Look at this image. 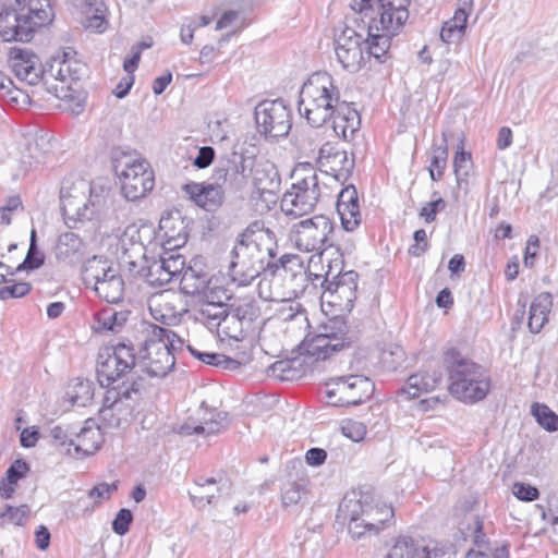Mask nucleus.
<instances>
[{
  "mask_svg": "<svg viewBox=\"0 0 558 558\" xmlns=\"http://www.w3.org/2000/svg\"><path fill=\"white\" fill-rule=\"evenodd\" d=\"M411 0H353L350 4L352 16L349 22L366 31L371 39L368 53L383 62L391 39L397 36L409 20Z\"/></svg>",
  "mask_w": 558,
  "mask_h": 558,
  "instance_id": "f257e3e1",
  "label": "nucleus"
},
{
  "mask_svg": "<svg viewBox=\"0 0 558 558\" xmlns=\"http://www.w3.org/2000/svg\"><path fill=\"white\" fill-rule=\"evenodd\" d=\"M392 517V508L376 502L371 489H353L347 493L336 515L339 523L348 525L349 534L356 541L377 535Z\"/></svg>",
  "mask_w": 558,
  "mask_h": 558,
  "instance_id": "f03ea898",
  "label": "nucleus"
},
{
  "mask_svg": "<svg viewBox=\"0 0 558 558\" xmlns=\"http://www.w3.org/2000/svg\"><path fill=\"white\" fill-rule=\"evenodd\" d=\"M52 20L49 0H9L0 11V38L28 43L37 28Z\"/></svg>",
  "mask_w": 558,
  "mask_h": 558,
  "instance_id": "7ed1b4c3",
  "label": "nucleus"
},
{
  "mask_svg": "<svg viewBox=\"0 0 558 558\" xmlns=\"http://www.w3.org/2000/svg\"><path fill=\"white\" fill-rule=\"evenodd\" d=\"M341 101L333 77L327 72L318 71L303 83L298 109L301 117L305 118L312 126L319 128L329 122Z\"/></svg>",
  "mask_w": 558,
  "mask_h": 558,
  "instance_id": "20e7f679",
  "label": "nucleus"
},
{
  "mask_svg": "<svg viewBox=\"0 0 558 558\" xmlns=\"http://www.w3.org/2000/svg\"><path fill=\"white\" fill-rule=\"evenodd\" d=\"M294 180L291 189L283 194L280 203L281 210L292 217H302L312 213L327 190L324 179L333 181L327 172L317 173L308 162L299 163L293 172Z\"/></svg>",
  "mask_w": 558,
  "mask_h": 558,
  "instance_id": "39448f33",
  "label": "nucleus"
},
{
  "mask_svg": "<svg viewBox=\"0 0 558 558\" xmlns=\"http://www.w3.org/2000/svg\"><path fill=\"white\" fill-rule=\"evenodd\" d=\"M445 365L449 377V391L464 402L483 400L489 389L490 381L485 369L456 349L445 354Z\"/></svg>",
  "mask_w": 558,
  "mask_h": 558,
  "instance_id": "423d86ee",
  "label": "nucleus"
},
{
  "mask_svg": "<svg viewBox=\"0 0 558 558\" xmlns=\"http://www.w3.org/2000/svg\"><path fill=\"white\" fill-rule=\"evenodd\" d=\"M108 203V196L96 193L84 179L65 178L61 183L60 204L65 223L73 228L80 221L98 217Z\"/></svg>",
  "mask_w": 558,
  "mask_h": 558,
  "instance_id": "0eeeda50",
  "label": "nucleus"
},
{
  "mask_svg": "<svg viewBox=\"0 0 558 558\" xmlns=\"http://www.w3.org/2000/svg\"><path fill=\"white\" fill-rule=\"evenodd\" d=\"M268 275L271 276L269 293H264L262 280L258 284L259 296L264 300H292L305 287V271L300 257L294 254H283L275 263L267 264Z\"/></svg>",
  "mask_w": 558,
  "mask_h": 558,
  "instance_id": "6e6552de",
  "label": "nucleus"
},
{
  "mask_svg": "<svg viewBox=\"0 0 558 558\" xmlns=\"http://www.w3.org/2000/svg\"><path fill=\"white\" fill-rule=\"evenodd\" d=\"M113 170L120 179L122 193L129 201L145 197L154 189V171L146 160L135 155L116 150Z\"/></svg>",
  "mask_w": 558,
  "mask_h": 558,
  "instance_id": "1a4fd4ad",
  "label": "nucleus"
},
{
  "mask_svg": "<svg viewBox=\"0 0 558 558\" xmlns=\"http://www.w3.org/2000/svg\"><path fill=\"white\" fill-rule=\"evenodd\" d=\"M364 327L332 319L322 327V331L304 343L308 355L316 360H326L333 352L342 350L356 342L364 332Z\"/></svg>",
  "mask_w": 558,
  "mask_h": 558,
  "instance_id": "9d476101",
  "label": "nucleus"
},
{
  "mask_svg": "<svg viewBox=\"0 0 558 558\" xmlns=\"http://www.w3.org/2000/svg\"><path fill=\"white\" fill-rule=\"evenodd\" d=\"M345 17L344 27L335 34L333 48L338 62L343 69L350 72H357L365 63L366 59H371L374 54L368 53L371 39L366 31H362L353 22H349Z\"/></svg>",
  "mask_w": 558,
  "mask_h": 558,
  "instance_id": "9b49d317",
  "label": "nucleus"
},
{
  "mask_svg": "<svg viewBox=\"0 0 558 558\" xmlns=\"http://www.w3.org/2000/svg\"><path fill=\"white\" fill-rule=\"evenodd\" d=\"M262 308L256 300L244 299L238 305L231 306L230 311L222 318L216 332L221 342L236 343L244 342L248 333L254 329V324L260 320Z\"/></svg>",
  "mask_w": 558,
  "mask_h": 558,
  "instance_id": "f8f14e48",
  "label": "nucleus"
},
{
  "mask_svg": "<svg viewBox=\"0 0 558 558\" xmlns=\"http://www.w3.org/2000/svg\"><path fill=\"white\" fill-rule=\"evenodd\" d=\"M374 383L364 375L350 374L326 383L327 403L333 407L357 405L371 398Z\"/></svg>",
  "mask_w": 558,
  "mask_h": 558,
  "instance_id": "ddd939ff",
  "label": "nucleus"
},
{
  "mask_svg": "<svg viewBox=\"0 0 558 558\" xmlns=\"http://www.w3.org/2000/svg\"><path fill=\"white\" fill-rule=\"evenodd\" d=\"M141 391L137 383L132 381L130 386L113 387L107 390L102 405L98 411V416L102 429L118 428L123 423L128 422L133 408L130 404V400L140 398Z\"/></svg>",
  "mask_w": 558,
  "mask_h": 558,
  "instance_id": "4468645a",
  "label": "nucleus"
},
{
  "mask_svg": "<svg viewBox=\"0 0 558 558\" xmlns=\"http://www.w3.org/2000/svg\"><path fill=\"white\" fill-rule=\"evenodd\" d=\"M136 365V354L132 343L119 342L100 350L97 360V378L101 386H110L125 376Z\"/></svg>",
  "mask_w": 558,
  "mask_h": 558,
  "instance_id": "2eb2a0df",
  "label": "nucleus"
},
{
  "mask_svg": "<svg viewBox=\"0 0 558 558\" xmlns=\"http://www.w3.org/2000/svg\"><path fill=\"white\" fill-rule=\"evenodd\" d=\"M332 232V221L325 215H316L294 223L290 230V240L300 251L323 252L331 245Z\"/></svg>",
  "mask_w": 558,
  "mask_h": 558,
  "instance_id": "dca6fc26",
  "label": "nucleus"
},
{
  "mask_svg": "<svg viewBox=\"0 0 558 558\" xmlns=\"http://www.w3.org/2000/svg\"><path fill=\"white\" fill-rule=\"evenodd\" d=\"M254 153L250 150H233L220 157L214 171V178L228 190L238 192L243 190L250 181Z\"/></svg>",
  "mask_w": 558,
  "mask_h": 558,
  "instance_id": "f3484780",
  "label": "nucleus"
},
{
  "mask_svg": "<svg viewBox=\"0 0 558 558\" xmlns=\"http://www.w3.org/2000/svg\"><path fill=\"white\" fill-rule=\"evenodd\" d=\"M258 132L267 138L287 136L291 129V112L282 99L262 101L255 108Z\"/></svg>",
  "mask_w": 558,
  "mask_h": 558,
  "instance_id": "a211bd4d",
  "label": "nucleus"
},
{
  "mask_svg": "<svg viewBox=\"0 0 558 558\" xmlns=\"http://www.w3.org/2000/svg\"><path fill=\"white\" fill-rule=\"evenodd\" d=\"M142 371L150 377H165L174 366L175 356L160 337H154L150 326L148 338L136 356Z\"/></svg>",
  "mask_w": 558,
  "mask_h": 558,
  "instance_id": "6ab92c4d",
  "label": "nucleus"
},
{
  "mask_svg": "<svg viewBox=\"0 0 558 558\" xmlns=\"http://www.w3.org/2000/svg\"><path fill=\"white\" fill-rule=\"evenodd\" d=\"M229 425L227 413L209 410L202 402L198 411L191 415L178 429L182 436L201 435L208 437L223 430Z\"/></svg>",
  "mask_w": 558,
  "mask_h": 558,
  "instance_id": "aec40b11",
  "label": "nucleus"
},
{
  "mask_svg": "<svg viewBox=\"0 0 558 558\" xmlns=\"http://www.w3.org/2000/svg\"><path fill=\"white\" fill-rule=\"evenodd\" d=\"M74 54L75 52L69 48L52 56L43 66V80H58L63 83L80 80L84 64L75 60Z\"/></svg>",
  "mask_w": 558,
  "mask_h": 558,
  "instance_id": "412c9836",
  "label": "nucleus"
},
{
  "mask_svg": "<svg viewBox=\"0 0 558 558\" xmlns=\"http://www.w3.org/2000/svg\"><path fill=\"white\" fill-rule=\"evenodd\" d=\"M359 275L354 270L335 275L330 278V271L325 276L322 287L325 293L335 295V301H339V305L344 310L351 311L353 302L356 299Z\"/></svg>",
  "mask_w": 558,
  "mask_h": 558,
  "instance_id": "4be33fe9",
  "label": "nucleus"
},
{
  "mask_svg": "<svg viewBox=\"0 0 558 558\" xmlns=\"http://www.w3.org/2000/svg\"><path fill=\"white\" fill-rule=\"evenodd\" d=\"M268 267L258 264L256 258H252L245 252H240L235 247L231 251V260L229 265V276L238 286L251 284L260 274L267 276Z\"/></svg>",
  "mask_w": 558,
  "mask_h": 558,
  "instance_id": "5701e85b",
  "label": "nucleus"
},
{
  "mask_svg": "<svg viewBox=\"0 0 558 558\" xmlns=\"http://www.w3.org/2000/svg\"><path fill=\"white\" fill-rule=\"evenodd\" d=\"M104 442V429L95 420L88 418L80 432L75 430L74 438H70V446H73L74 457H86L94 454Z\"/></svg>",
  "mask_w": 558,
  "mask_h": 558,
  "instance_id": "b1692460",
  "label": "nucleus"
},
{
  "mask_svg": "<svg viewBox=\"0 0 558 558\" xmlns=\"http://www.w3.org/2000/svg\"><path fill=\"white\" fill-rule=\"evenodd\" d=\"M12 69L17 78L35 85L43 78V66L39 58L28 49L12 48L10 50Z\"/></svg>",
  "mask_w": 558,
  "mask_h": 558,
  "instance_id": "393cba45",
  "label": "nucleus"
},
{
  "mask_svg": "<svg viewBox=\"0 0 558 558\" xmlns=\"http://www.w3.org/2000/svg\"><path fill=\"white\" fill-rule=\"evenodd\" d=\"M250 180L262 194H275L281 183L277 167L264 157L254 154Z\"/></svg>",
  "mask_w": 558,
  "mask_h": 558,
  "instance_id": "a878e982",
  "label": "nucleus"
},
{
  "mask_svg": "<svg viewBox=\"0 0 558 558\" xmlns=\"http://www.w3.org/2000/svg\"><path fill=\"white\" fill-rule=\"evenodd\" d=\"M241 235L245 238V241L254 244L268 260L274 262L278 251L277 236L263 221L251 222Z\"/></svg>",
  "mask_w": 558,
  "mask_h": 558,
  "instance_id": "bb28decb",
  "label": "nucleus"
},
{
  "mask_svg": "<svg viewBox=\"0 0 558 558\" xmlns=\"http://www.w3.org/2000/svg\"><path fill=\"white\" fill-rule=\"evenodd\" d=\"M182 190L190 199L207 211L215 210L223 199L222 184L217 181L215 184L191 182L184 184Z\"/></svg>",
  "mask_w": 558,
  "mask_h": 558,
  "instance_id": "cd10ccee",
  "label": "nucleus"
},
{
  "mask_svg": "<svg viewBox=\"0 0 558 558\" xmlns=\"http://www.w3.org/2000/svg\"><path fill=\"white\" fill-rule=\"evenodd\" d=\"M329 121H331L333 132L344 141L352 140L361 125L359 112L345 100L336 107Z\"/></svg>",
  "mask_w": 558,
  "mask_h": 558,
  "instance_id": "c85d7f7f",
  "label": "nucleus"
},
{
  "mask_svg": "<svg viewBox=\"0 0 558 558\" xmlns=\"http://www.w3.org/2000/svg\"><path fill=\"white\" fill-rule=\"evenodd\" d=\"M310 494V478L303 473L296 472L294 476L286 480L280 487L281 505L284 509L303 507Z\"/></svg>",
  "mask_w": 558,
  "mask_h": 558,
  "instance_id": "c756f323",
  "label": "nucleus"
},
{
  "mask_svg": "<svg viewBox=\"0 0 558 558\" xmlns=\"http://www.w3.org/2000/svg\"><path fill=\"white\" fill-rule=\"evenodd\" d=\"M337 211L344 230L353 231L361 223L359 198L354 186H347L341 190L337 201Z\"/></svg>",
  "mask_w": 558,
  "mask_h": 558,
  "instance_id": "7c9ffc66",
  "label": "nucleus"
},
{
  "mask_svg": "<svg viewBox=\"0 0 558 558\" xmlns=\"http://www.w3.org/2000/svg\"><path fill=\"white\" fill-rule=\"evenodd\" d=\"M154 230L147 223H131L129 225L120 236V247L126 257H131L130 251L141 255L145 258L144 247L145 242H150Z\"/></svg>",
  "mask_w": 558,
  "mask_h": 558,
  "instance_id": "2f4dec72",
  "label": "nucleus"
},
{
  "mask_svg": "<svg viewBox=\"0 0 558 558\" xmlns=\"http://www.w3.org/2000/svg\"><path fill=\"white\" fill-rule=\"evenodd\" d=\"M440 374L436 372L432 374L427 372L413 374L408 378L407 385L400 389L398 397L404 400L417 398L422 393L434 390L440 383Z\"/></svg>",
  "mask_w": 558,
  "mask_h": 558,
  "instance_id": "473e14b6",
  "label": "nucleus"
},
{
  "mask_svg": "<svg viewBox=\"0 0 558 558\" xmlns=\"http://www.w3.org/2000/svg\"><path fill=\"white\" fill-rule=\"evenodd\" d=\"M84 244L74 232H65L59 235L54 246V256L58 260L73 264L83 257Z\"/></svg>",
  "mask_w": 558,
  "mask_h": 558,
  "instance_id": "72a5a7b5",
  "label": "nucleus"
},
{
  "mask_svg": "<svg viewBox=\"0 0 558 558\" xmlns=\"http://www.w3.org/2000/svg\"><path fill=\"white\" fill-rule=\"evenodd\" d=\"M553 305L551 294L542 292L534 298L530 306L527 326L532 333H538L548 320Z\"/></svg>",
  "mask_w": 558,
  "mask_h": 558,
  "instance_id": "f704fd0d",
  "label": "nucleus"
},
{
  "mask_svg": "<svg viewBox=\"0 0 558 558\" xmlns=\"http://www.w3.org/2000/svg\"><path fill=\"white\" fill-rule=\"evenodd\" d=\"M220 492L221 485L214 477H199L195 481L190 497L194 506L202 508L206 505H213L215 499L220 496Z\"/></svg>",
  "mask_w": 558,
  "mask_h": 558,
  "instance_id": "c9c22d12",
  "label": "nucleus"
},
{
  "mask_svg": "<svg viewBox=\"0 0 558 558\" xmlns=\"http://www.w3.org/2000/svg\"><path fill=\"white\" fill-rule=\"evenodd\" d=\"M114 271L116 269L109 265L107 259L94 256L84 264L82 279L87 288L94 289L108 278L109 274H113Z\"/></svg>",
  "mask_w": 558,
  "mask_h": 558,
  "instance_id": "e433bc0d",
  "label": "nucleus"
},
{
  "mask_svg": "<svg viewBox=\"0 0 558 558\" xmlns=\"http://www.w3.org/2000/svg\"><path fill=\"white\" fill-rule=\"evenodd\" d=\"M75 5L84 4L86 21L85 27L95 32H104L107 26L105 0H71Z\"/></svg>",
  "mask_w": 558,
  "mask_h": 558,
  "instance_id": "4c0bfd02",
  "label": "nucleus"
},
{
  "mask_svg": "<svg viewBox=\"0 0 558 558\" xmlns=\"http://www.w3.org/2000/svg\"><path fill=\"white\" fill-rule=\"evenodd\" d=\"M50 151L51 144L49 138L45 135H35L27 140L22 153V161L29 167L43 163Z\"/></svg>",
  "mask_w": 558,
  "mask_h": 558,
  "instance_id": "58836bf2",
  "label": "nucleus"
},
{
  "mask_svg": "<svg viewBox=\"0 0 558 558\" xmlns=\"http://www.w3.org/2000/svg\"><path fill=\"white\" fill-rule=\"evenodd\" d=\"M160 229L165 231L168 244L173 247H180L187 241L186 226L180 213H177L175 216L161 217Z\"/></svg>",
  "mask_w": 558,
  "mask_h": 558,
  "instance_id": "ea45409f",
  "label": "nucleus"
},
{
  "mask_svg": "<svg viewBox=\"0 0 558 558\" xmlns=\"http://www.w3.org/2000/svg\"><path fill=\"white\" fill-rule=\"evenodd\" d=\"M96 294L108 303L117 304L123 300L124 280L116 270L93 289Z\"/></svg>",
  "mask_w": 558,
  "mask_h": 558,
  "instance_id": "a19ab883",
  "label": "nucleus"
},
{
  "mask_svg": "<svg viewBox=\"0 0 558 558\" xmlns=\"http://www.w3.org/2000/svg\"><path fill=\"white\" fill-rule=\"evenodd\" d=\"M230 308L228 304L198 303L197 308L194 311L195 319L205 325L209 330H215L216 327L220 326L222 318Z\"/></svg>",
  "mask_w": 558,
  "mask_h": 558,
  "instance_id": "79ce46f5",
  "label": "nucleus"
},
{
  "mask_svg": "<svg viewBox=\"0 0 558 558\" xmlns=\"http://www.w3.org/2000/svg\"><path fill=\"white\" fill-rule=\"evenodd\" d=\"M93 383L88 379L75 378L66 387L64 400L71 405L86 407L93 399Z\"/></svg>",
  "mask_w": 558,
  "mask_h": 558,
  "instance_id": "37998d69",
  "label": "nucleus"
},
{
  "mask_svg": "<svg viewBox=\"0 0 558 558\" xmlns=\"http://www.w3.org/2000/svg\"><path fill=\"white\" fill-rule=\"evenodd\" d=\"M130 312L116 311L112 307H106L96 315V331H119L125 324Z\"/></svg>",
  "mask_w": 558,
  "mask_h": 558,
  "instance_id": "c03bdc74",
  "label": "nucleus"
},
{
  "mask_svg": "<svg viewBox=\"0 0 558 558\" xmlns=\"http://www.w3.org/2000/svg\"><path fill=\"white\" fill-rule=\"evenodd\" d=\"M145 265H143L136 272L140 277L144 278L150 286H163L171 281V275L167 271L160 257L148 262L145 257Z\"/></svg>",
  "mask_w": 558,
  "mask_h": 558,
  "instance_id": "a18cd8bd",
  "label": "nucleus"
},
{
  "mask_svg": "<svg viewBox=\"0 0 558 558\" xmlns=\"http://www.w3.org/2000/svg\"><path fill=\"white\" fill-rule=\"evenodd\" d=\"M448 160V134L442 132V141L439 145H434L429 167V177L433 181H439L447 167Z\"/></svg>",
  "mask_w": 558,
  "mask_h": 558,
  "instance_id": "49530a36",
  "label": "nucleus"
},
{
  "mask_svg": "<svg viewBox=\"0 0 558 558\" xmlns=\"http://www.w3.org/2000/svg\"><path fill=\"white\" fill-rule=\"evenodd\" d=\"M420 555V542L411 536H399L385 558H414Z\"/></svg>",
  "mask_w": 558,
  "mask_h": 558,
  "instance_id": "de8ad7c7",
  "label": "nucleus"
},
{
  "mask_svg": "<svg viewBox=\"0 0 558 558\" xmlns=\"http://www.w3.org/2000/svg\"><path fill=\"white\" fill-rule=\"evenodd\" d=\"M383 365L390 371L405 366L407 356L403 348L397 343H390L380 353Z\"/></svg>",
  "mask_w": 558,
  "mask_h": 558,
  "instance_id": "09e8293b",
  "label": "nucleus"
},
{
  "mask_svg": "<svg viewBox=\"0 0 558 558\" xmlns=\"http://www.w3.org/2000/svg\"><path fill=\"white\" fill-rule=\"evenodd\" d=\"M531 413L536 422L547 432L558 430V415L551 411L546 404L533 403Z\"/></svg>",
  "mask_w": 558,
  "mask_h": 558,
  "instance_id": "8fccbe9b",
  "label": "nucleus"
},
{
  "mask_svg": "<svg viewBox=\"0 0 558 558\" xmlns=\"http://www.w3.org/2000/svg\"><path fill=\"white\" fill-rule=\"evenodd\" d=\"M453 169L457 179V183L460 185L462 182H468L472 169L471 154L464 151L461 147L460 151H457L453 158Z\"/></svg>",
  "mask_w": 558,
  "mask_h": 558,
  "instance_id": "3c124183",
  "label": "nucleus"
},
{
  "mask_svg": "<svg viewBox=\"0 0 558 558\" xmlns=\"http://www.w3.org/2000/svg\"><path fill=\"white\" fill-rule=\"evenodd\" d=\"M151 327L154 328V337H160L161 340H163V343L167 344L169 351H172L173 356L178 351L183 349L184 340L180 338L174 331L158 325H151Z\"/></svg>",
  "mask_w": 558,
  "mask_h": 558,
  "instance_id": "603ef678",
  "label": "nucleus"
},
{
  "mask_svg": "<svg viewBox=\"0 0 558 558\" xmlns=\"http://www.w3.org/2000/svg\"><path fill=\"white\" fill-rule=\"evenodd\" d=\"M171 279L181 274L185 268V257L170 248L159 256Z\"/></svg>",
  "mask_w": 558,
  "mask_h": 558,
  "instance_id": "864d4df0",
  "label": "nucleus"
},
{
  "mask_svg": "<svg viewBox=\"0 0 558 558\" xmlns=\"http://www.w3.org/2000/svg\"><path fill=\"white\" fill-rule=\"evenodd\" d=\"M0 100L17 109L24 108L31 104L29 95L15 85H13L12 88L7 94H4Z\"/></svg>",
  "mask_w": 558,
  "mask_h": 558,
  "instance_id": "5fc2aeb1",
  "label": "nucleus"
},
{
  "mask_svg": "<svg viewBox=\"0 0 558 558\" xmlns=\"http://www.w3.org/2000/svg\"><path fill=\"white\" fill-rule=\"evenodd\" d=\"M45 262V255L39 251L37 243H29L28 252L24 262L17 266L16 271L22 269H37Z\"/></svg>",
  "mask_w": 558,
  "mask_h": 558,
  "instance_id": "6e6d98bb",
  "label": "nucleus"
},
{
  "mask_svg": "<svg viewBox=\"0 0 558 558\" xmlns=\"http://www.w3.org/2000/svg\"><path fill=\"white\" fill-rule=\"evenodd\" d=\"M75 428L74 427H68L63 428L60 425H57L50 429V435L52 439L54 440L56 445L58 446H65L68 445L66 452L71 456H73L71 451L70 446V438H74Z\"/></svg>",
  "mask_w": 558,
  "mask_h": 558,
  "instance_id": "4d7b16f0",
  "label": "nucleus"
},
{
  "mask_svg": "<svg viewBox=\"0 0 558 558\" xmlns=\"http://www.w3.org/2000/svg\"><path fill=\"white\" fill-rule=\"evenodd\" d=\"M446 208V202L438 197L429 203H426L420 210L418 216L424 219L426 223H430L436 220V216L439 211Z\"/></svg>",
  "mask_w": 558,
  "mask_h": 558,
  "instance_id": "13d9d810",
  "label": "nucleus"
},
{
  "mask_svg": "<svg viewBox=\"0 0 558 558\" xmlns=\"http://www.w3.org/2000/svg\"><path fill=\"white\" fill-rule=\"evenodd\" d=\"M133 521V514L129 509H120L114 520L112 521V530L118 535H124L130 529Z\"/></svg>",
  "mask_w": 558,
  "mask_h": 558,
  "instance_id": "bf43d9fd",
  "label": "nucleus"
},
{
  "mask_svg": "<svg viewBox=\"0 0 558 558\" xmlns=\"http://www.w3.org/2000/svg\"><path fill=\"white\" fill-rule=\"evenodd\" d=\"M234 247L239 250L240 252L247 253L248 256L252 258H256L258 264H262L263 266H266V264L271 263L268 260L265 255H263L258 248L255 247L254 244L245 241V238H243L241 234L239 235Z\"/></svg>",
  "mask_w": 558,
  "mask_h": 558,
  "instance_id": "052dcab7",
  "label": "nucleus"
},
{
  "mask_svg": "<svg viewBox=\"0 0 558 558\" xmlns=\"http://www.w3.org/2000/svg\"><path fill=\"white\" fill-rule=\"evenodd\" d=\"M31 291V283L17 282L0 288V299L8 300L10 298H22Z\"/></svg>",
  "mask_w": 558,
  "mask_h": 558,
  "instance_id": "680f3d73",
  "label": "nucleus"
},
{
  "mask_svg": "<svg viewBox=\"0 0 558 558\" xmlns=\"http://www.w3.org/2000/svg\"><path fill=\"white\" fill-rule=\"evenodd\" d=\"M29 507L27 505H22L20 507H12L7 505L5 510L1 512V517H8L9 521L16 524L22 525L23 521L29 514Z\"/></svg>",
  "mask_w": 558,
  "mask_h": 558,
  "instance_id": "e2e57ef3",
  "label": "nucleus"
},
{
  "mask_svg": "<svg viewBox=\"0 0 558 558\" xmlns=\"http://www.w3.org/2000/svg\"><path fill=\"white\" fill-rule=\"evenodd\" d=\"M229 298L227 290L223 288H208L202 293L198 303L211 304L213 302L214 304H227L226 301L229 300Z\"/></svg>",
  "mask_w": 558,
  "mask_h": 558,
  "instance_id": "0e129e2a",
  "label": "nucleus"
},
{
  "mask_svg": "<svg viewBox=\"0 0 558 558\" xmlns=\"http://www.w3.org/2000/svg\"><path fill=\"white\" fill-rule=\"evenodd\" d=\"M448 555V548L436 542H430L427 545H422L420 543L418 558H446Z\"/></svg>",
  "mask_w": 558,
  "mask_h": 558,
  "instance_id": "69168bd1",
  "label": "nucleus"
},
{
  "mask_svg": "<svg viewBox=\"0 0 558 558\" xmlns=\"http://www.w3.org/2000/svg\"><path fill=\"white\" fill-rule=\"evenodd\" d=\"M343 436L352 441H360L366 435V427L360 422L349 421L341 427Z\"/></svg>",
  "mask_w": 558,
  "mask_h": 558,
  "instance_id": "338daca9",
  "label": "nucleus"
},
{
  "mask_svg": "<svg viewBox=\"0 0 558 558\" xmlns=\"http://www.w3.org/2000/svg\"><path fill=\"white\" fill-rule=\"evenodd\" d=\"M513 495L523 501H533L539 497V492L535 486L525 483H515L513 485Z\"/></svg>",
  "mask_w": 558,
  "mask_h": 558,
  "instance_id": "774afa93",
  "label": "nucleus"
}]
</instances>
